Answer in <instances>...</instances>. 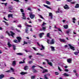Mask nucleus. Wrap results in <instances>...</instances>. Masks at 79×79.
I'll list each match as a JSON object with an SVG mask.
<instances>
[{
  "label": "nucleus",
  "instance_id": "1",
  "mask_svg": "<svg viewBox=\"0 0 79 79\" xmlns=\"http://www.w3.org/2000/svg\"><path fill=\"white\" fill-rule=\"evenodd\" d=\"M16 39H17L18 41L16 40H13L14 42H15V43H18V42H20L21 40V38L19 37H17Z\"/></svg>",
  "mask_w": 79,
  "mask_h": 79
},
{
  "label": "nucleus",
  "instance_id": "2",
  "mask_svg": "<svg viewBox=\"0 0 79 79\" xmlns=\"http://www.w3.org/2000/svg\"><path fill=\"white\" fill-rule=\"evenodd\" d=\"M47 43L48 44H54L55 43L54 42V40L52 39V41L50 42V40L48 39Z\"/></svg>",
  "mask_w": 79,
  "mask_h": 79
},
{
  "label": "nucleus",
  "instance_id": "3",
  "mask_svg": "<svg viewBox=\"0 0 79 79\" xmlns=\"http://www.w3.org/2000/svg\"><path fill=\"white\" fill-rule=\"evenodd\" d=\"M10 32L11 34V35H10V33H9V32H8V31H6V34H7L8 35H9V36H10V35H11L12 36V37H13V35H15V33H13V32L12 31H10Z\"/></svg>",
  "mask_w": 79,
  "mask_h": 79
},
{
  "label": "nucleus",
  "instance_id": "4",
  "mask_svg": "<svg viewBox=\"0 0 79 79\" xmlns=\"http://www.w3.org/2000/svg\"><path fill=\"white\" fill-rule=\"evenodd\" d=\"M29 14L31 19H33V18H34L35 16V15H32V12H30L29 13Z\"/></svg>",
  "mask_w": 79,
  "mask_h": 79
},
{
  "label": "nucleus",
  "instance_id": "5",
  "mask_svg": "<svg viewBox=\"0 0 79 79\" xmlns=\"http://www.w3.org/2000/svg\"><path fill=\"white\" fill-rule=\"evenodd\" d=\"M45 24H47V23H45V22H44L42 25V29L44 31H45V29H46V27H44Z\"/></svg>",
  "mask_w": 79,
  "mask_h": 79
},
{
  "label": "nucleus",
  "instance_id": "6",
  "mask_svg": "<svg viewBox=\"0 0 79 79\" xmlns=\"http://www.w3.org/2000/svg\"><path fill=\"white\" fill-rule=\"evenodd\" d=\"M69 46L70 47V48L73 50H75V49H74V47L72 46L71 44H69Z\"/></svg>",
  "mask_w": 79,
  "mask_h": 79
},
{
  "label": "nucleus",
  "instance_id": "7",
  "mask_svg": "<svg viewBox=\"0 0 79 79\" xmlns=\"http://www.w3.org/2000/svg\"><path fill=\"white\" fill-rule=\"evenodd\" d=\"M45 60L48 62V64L50 65L51 66H52V63L49 62V61L48 59H45Z\"/></svg>",
  "mask_w": 79,
  "mask_h": 79
},
{
  "label": "nucleus",
  "instance_id": "8",
  "mask_svg": "<svg viewBox=\"0 0 79 79\" xmlns=\"http://www.w3.org/2000/svg\"><path fill=\"white\" fill-rule=\"evenodd\" d=\"M13 14H8V17L9 18H10V17H11V18H13Z\"/></svg>",
  "mask_w": 79,
  "mask_h": 79
},
{
  "label": "nucleus",
  "instance_id": "9",
  "mask_svg": "<svg viewBox=\"0 0 79 79\" xmlns=\"http://www.w3.org/2000/svg\"><path fill=\"white\" fill-rule=\"evenodd\" d=\"M43 6H45V7H46V8H48V9H50V10H52V8H50V7H49L47 5L44 4Z\"/></svg>",
  "mask_w": 79,
  "mask_h": 79
},
{
  "label": "nucleus",
  "instance_id": "10",
  "mask_svg": "<svg viewBox=\"0 0 79 79\" xmlns=\"http://www.w3.org/2000/svg\"><path fill=\"white\" fill-rule=\"evenodd\" d=\"M22 16H23V19H26V17H25V14L24 13H22Z\"/></svg>",
  "mask_w": 79,
  "mask_h": 79
},
{
  "label": "nucleus",
  "instance_id": "11",
  "mask_svg": "<svg viewBox=\"0 0 79 79\" xmlns=\"http://www.w3.org/2000/svg\"><path fill=\"white\" fill-rule=\"evenodd\" d=\"M49 16H50L51 19H52V18H53V15L52 14V13L49 12Z\"/></svg>",
  "mask_w": 79,
  "mask_h": 79
},
{
  "label": "nucleus",
  "instance_id": "12",
  "mask_svg": "<svg viewBox=\"0 0 79 79\" xmlns=\"http://www.w3.org/2000/svg\"><path fill=\"white\" fill-rule=\"evenodd\" d=\"M64 9L65 10H68L69 9V7H68V6L67 5H65V6H64Z\"/></svg>",
  "mask_w": 79,
  "mask_h": 79
},
{
  "label": "nucleus",
  "instance_id": "13",
  "mask_svg": "<svg viewBox=\"0 0 79 79\" xmlns=\"http://www.w3.org/2000/svg\"><path fill=\"white\" fill-rule=\"evenodd\" d=\"M47 76H50V74H49V73H48L46 75H44V78H45V79H48V78L47 77Z\"/></svg>",
  "mask_w": 79,
  "mask_h": 79
},
{
  "label": "nucleus",
  "instance_id": "14",
  "mask_svg": "<svg viewBox=\"0 0 79 79\" xmlns=\"http://www.w3.org/2000/svg\"><path fill=\"white\" fill-rule=\"evenodd\" d=\"M42 35H44V33L42 32V33H40L39 34L40 37V38H42V36H43Z\"/></svg>",
  "mask_w": 79,
  "mask_h": 79
},
{
  "label": "nucleus",
  "instance_id": "15",
  "mask_svg": "<svg viewBox=\"0 0 79 79\" xmlns=\"http://www.w3.org/2000/svg\"><path fill=\"white\" fill-rule=\"evenodd\" d=\"M47 72H48V70L47 69H44L43 70L42 73H45Z\"/></svg>",
  "mask_w": 79,
  "mask_h": 79
},
{
  "label": "nucleus",
  "instance_id": "16",
  "mask_svg": "<svg viewBox=\"0 0 79 79\" xmlns=\"http://www.w3.org/2000/svg\"><path fill=\"white\" fill-rule=\"evenodd\" d=\"M59 40L60 42H65V40L64 39H60Z\"/></svg>",
  "mask_w": 79,
  "mask_h": 79
},
{
  "label": "nucleus",
  "instance_id": "17",
  "mask_svg": "<svg viewBox=\"0 0 79 79\" xmlns=\"http://www.w3.org/2000/svg\"><path fill=\"white\" fill-rule=\"evenodd\" d=\"M67 62L69 63H71V60L70 59H69L67 60Z\"/></svg>",
  "mask_w": 79,
  "mask_h": 79
},
{
  "label": "nucleus",
  "instance_id": "18",
  "mask_svg": "<svg viewBox=\"0 0 79 79\" xmlns=\"http://www.w3.org/2000/svg\"><path fill=\"white\" fill-rule=\"evenodd\" d=\"M27 74V73H25L24 72H22L20 73V74L22 75V76H23V75H24V74Z\"/></svg>",
  "mask_w": 79,
  "mask_h": 79
},
{
  "label": "nucleus",
  "instance_id": "19",
  "mask_svg": "<svg viewBox=\"0 0 79 79\" xmlns=\"http://www.w3.org/2000/svg\"><path fill=\"white\" fill-rule=\"evenodd\" d=\"M74 54L75 55H77L79 53V51H78V52H74Z\"/></svg>",
  "mask_w": 79,
  "mask_h": 79
},
{
  "label": "nucleus",
  "instance_id": "20",
  "mask_svg": "<svg viewBox=\"0 0 79 79\" xmlns=\"http://www.w3.org/2000/svg\"><path fill=\"white\" fill-rule=\"evenodd\" d=\"M46 3L48 5H50L51 4V3L50 2L48 1H46Z\"/></svg>",
  "mask_w": 79,
  "mask_h": 79
},
{
  "label": "nucleus",
  "instance_id": "21",
  "mask_svg": "<svg viewBox=\"0 0 79 79\" xmlns=\"http://www.w3.org/2000/svg\"><path fill=\"white\" fill-rule=\"evenodd\" d=\"M71 31V29H69L68 31H66V33L67 34H69V32Z\"/></svg>",
  "mask_w": 79,
  "mask_h": 79
},
{
  "label": "nucleus",
  "instance_id": "22",
  "mask_svg": "<svg viewBox=\"0 0 79 79\" xmlns=\"http://www.w3.org/2000/svg\"><path fill=\"white\" fill-rule=\"evenodd\" d=\"M16 62L15 61H14L13 62H12V64L13 66H15V65H16Z\"/></svg>",
  "mask_w": 79,
  "mask_h": 79
},
{
  "label": "nucleus",
  "instance_id": "23",
  "mask_svg": "<svg viewBox=\"0 0 79 79\" xmlns=\"http://www.w3.org/2000/svg\"><path fill=\"white\" fill-rule=\"evenodd\" d=\"M28 69V66L27 65H26L24 67V70H27Z\"/></svg>",
  "mask_w": 79,
  "mask_h": 79
},
{
  "label": "nucleus",
  "instance_id": "24",
  "mask_svg": "<svg viewBox=\"0 0 79 79\" xmlns=\"http://www.w3.org/2000/svg\"><path fill=\"white\" fill-rule=\"evenodd\" d=\"M52 51H55V48L53 46H51Z\"/></svg>",
  "mask_w": 79,
  "mask_h": 79
},
{
  "label": "nucleus",
  "instance_id": "25",
  "mask_svg": "<svg viewBox=\"0 0 79 79\" xmlns=\"http://www.w3.org/2000/svg\"><path fill=\"white\" fill-rule=\"evenodd\" d=\"M64 29H68V25H64Z\"/></svg>",
  "mask_w": 79,
  "mask_h": 79
},
{
  "label": "nucleus",
  "instance_id": "26",
  "mask_svg": "<svg viewBox=\"0 0 79 79\" xmlns=\"http://www.w3.org/2000/svg\"><path fill=\"white\" fill-rule=\"evenodd\" d=\"M4 77V75L2 74L1 75H0V79H2V78H3Z\"/></svg>",
  "mask_w": 79,
  "mask_h": 79
},
{
  "label": "nucleus",
  "instance_id": "27",
  "mask_svg": "<svg viewBox=\"0 0 79 79\" xmlns=\"http://www.w3.org/2000/svg\"><path fill=\"white\" fill-rule=\"evenodd\" d=\"M63 76H69V75L68 74L66 73H64L63 74Z\"/></svg>",
  "mask_w": 79,
  "mask_h": 79
},
{
  "label": "nucleus",
  "instance_id": "28",
  "mask_svg": "<svg viewBox=\"0 0 79 79\" xmlns=\"http://www.w3.org/2000/svg\"><path fill=\"white\" fill-rule=\"evenodd\" d=\"M23 62L21 61L19 62V64H22L23 63H25V61H24V60H23Z\"/></svg>",
  "mask_w": 79,
  "mask_h": 79
},
{
  "label": "nucleus",
  "instance_id": "29",
  "mask_svg": "<svg viewBox=\"0 0 79 79\" xmlns=\"http://www.w3.org/2000/svg\"><path fill=\"white\" fill-rule=\"evenodd\" d=\"M17 55H23V53H17Z\"/></svg>",
  "mask_w": 79,
  "mask_h": 79
},
{
  "label": "nucleus",
  "instance_id": "30",
  "mask_svg": "<svg viewBox=\"0 0 79 79\" xmlns=\"http://www.w3.org/2000/svg\"><path fill=\"white\" fill-rule=\"evenodd\" d=\"M76 8H79V5L78 4H77L75 7Z\"/></svg>",
  "mask_w": 79,
  "mask_h": 79
},
{
  "label": "nucleus",
  "instance_id": "31",
  "mask_svg": "<svg viewBox=\"0 0 79 79\" xmlns=\"http://www.w3.org/2000/svg\"><path fill=\"white\" fill-rule=\"evenodd\" d=\"M7 45H8L9 47H11V44H10V42H8Z\"/></svg>",
  "mask_w": 79,
  "mask_h": 79
},
{
  "label": "nucleus",
  "instance_id": "32",
  "mask_svg": "<svg viewBox=\"0 0 79 79\" xmlns=\"http://www.w3.org/2000/svg\"><path fill=\"white\" fill-rule=\"evenodd\" d=\"M76 19L75 18H73V23H75L76 22H75V21H76Z\"/></svg>",
  "mask_w": 79,
  "mask_h": 79
},
{
  "label": "nucleus",
  "instance_id": "33",
  "mask_svg": "<svg viewBox=\"0 0 79 79\" xmlns=\"http://www.w3.org/2000/svg\"><path fill=\"white\" fill-rule=\"evenodd\" d=\"M10 70L11 71H12V73H13V72H14V71H15V69L13 68H10Z\"/></svg>",
  "mask_w": 79,
  "mask_h": 79
},
{
  "label": "nucleus",
  "instance_id": "34",
  "mask_svg": "<svg viewBox=\"0 0 79 79\" xmlns=\"http://www.w3.org/2000/svg\"><path fill=\"white\" fill-rule=\"evenodd\" d=\"M8 8L9 10H13V7L12 6H10Z\"/></svg>",
  "mask_w": 79,
  "mask_h": 79
},
{
  "label": "nucleus",
  "instance_id": "35",
  "mask_svg": "<svg viewBox=\"0 0 79 79\" xmlns=\"http://www.w3.org/2000/svg\"><path fill=\"white\" fill-rule=\"evenodd\" d=\"M13 49L14 50H15L16 49V46L15 45H13Z\"/></svg>",
  "mask_w": 79,
  "mask_h": 79
},
{
  "label": "nucleus",
  "instance_id": "36",
  "mask_svg": "<svg viewBox=\"0 0 79 79\" xmlns=\"http://www.w3.org/2000/svg\"><path fill=\"white\" fill-rule=\"evenodd\" d=\"M39 16H40V18H42V19H44V17H42V16L40 15H39Z\"/></svg>",
  "mask_w": 79,
  "mask_h": 79
},
{
  "label": "nucleus",
  "instance_id": "37",
  "mask_svg": "<svg viewBox=\"0 0 79 79\" xmlns=\"http://www.w3.org/2000/svg\"><path fill=\"white\" fill-rule=\"evenodd\" d=\"M41 47H42V48H40V50H43V49H44V47L43 45H42Z\"/></svg>",
  "mask_w": 79,
  "mask_h": 79
},
{
  "label": "nucleus",
  "instance_id": "38",
  "mask_svg": "<svg viewBox=\"0 0 79 79\" xmlns=\"http://www.w3.org/2000/svg\"><path fill=\"white\" fill-rule=\"evenodd\" d=\"M47 36L48 37H50V33H48L47 35Z\"/></svg>",
  "mask_w": 79,
  "mask_h": 79
},
{
  "label": "nucleus",
  "instance_id": "39",
  "mask_svg": "<svg viewBox=\"0 0 79 79\" xmlns=\"http://www.w3.org/2000/svg\"><path fill=\"white\" fill-rule=\"evenodd\" d=\"M16 31H17V32H21L20 30H18V29H16Z\"/></svg>",
  "mask_w": 79,
  "mask_h": 79
},
{
  "label": "nucleus",
  "instance_id": "40",
  "mask_svg": "<svg viewBox=\"0 0 79 79\" xmlns=\"http://www.w3.org/2000/svg\"><path fill=\"white\" fill-rule=\"evenodd\" d=\"M20 11L22 13H23L24 12V10L23 9H20Z\"/></svg>",
  "mask_w": 79,
  "mask_h": 79
},
{
  "label": "nucleus",
  "instance_id": "41",
  "mask_svg": "<svg viewBox=\"0 0 79 79\" xmlns=\"http://www.w3.org/2000/svg\"><path fill=\"white\" fill-rule=\"evenodd\" d=\"M32 48L35 50V51H37V49L35 48V47H32Z\"/></svg>",
  "mask_w": 79,
  "mask_h": 79
},
{
  "label": "nucleus",
  "instance_id": "42",
  "mask_svg": "<svg viewBox=\"0 0 79 79\" xmlns=\"http://www.w3.org/2000/svg\"><path fill=\"white\" fill-rule=\"evenodd\" d=\"M2 5L4 4V5H5V6H6L7 5V3H2Z\"/></svg>",
  "mask_w": 79,
  "mask_h": 79
},
{
  "label": "nucleus",
  "instance_id": "43",
  "mask_svg": "<svg viewBox=\"0 0 79 79\" xmlns=\"http://www.w3.org/2000/svg\"><path fill=\"white\" fill-rule=\"evenodd\" d=\"M28 64H31V63H32V61H29L28 62Z\"/></svg>",
  "mask_w": 79,
  "mask_h": 79
},
{
  "label": "nucleus",
  "instance_id": "44",
  "mask_svg": "<svg viewBox=\"0 0 79 79\" xmlns=\"http://www.w3.org/2000/svg\"><path fill=\"white\" fill-rule=\"evenodd\" d=\"M17 27H22V26H21V24H19L17 26Z\"/></svg>",
  "mask_w": 79,
  "mask_h": 79
},
{
  "label": "nucleus",
  "instance_id": "45",
  "mask_svg": "<svg viewBox=\"0 0 79 79\" xmlns=\"http://www.w3.org/2000/svg\"><path fill=\"white\" fill-rule=\"evenodd\" d=\"M35 76H32L31 77V79H34V78H35Z\"/></svg>",
  "mask_w": 79,
  "mask_h": 79
},
{
  "label": "nucleus",
  "instance_id": "46",
  "mask_svg": "<svg viewBox=\"0 0 79 79\" xmlns=\"http://www.w3.org/2000/svg\"><path fill=\"white\" fill-rule=\"evenodd\" d=\"M6 73H11L10 70H8L6 71Z\"/></svg>",
  "mask_w": 79,
  "mask_h": 79
},
{
  "label": "nucleus",
  "instance_id": "47",
  "mask_svg": "<svg viewBox=\"0 0 79 79\" xmlns=\"http://www.w3.org/2000/svg\"><path fill=\"white\" fill-rule=\"evenodd\" d=\"M25 31H26V33H27H27H28V29H26Z\"/></svg>",
  "mask_w": 79,
  "mask_h": 79
},
{
  "label": "nucleus",
  "instance_id": "48",
  "mask_svg": "<svg viewBox=\"0 0 79 79\" xmlns=\"http://www.w3.org/2000/svg\"><path fill=\"white\" fill-rule=\"evenodd\" d=\"M58 69L59 70V71H61V69L60 68V67L59 66H58Z\"/></svg>",
  "mask_w": 79,
  "mask_h": 79
},
{
  "label": "nucleus",
  "instance_id": "49",
  "mask_svg": "<svg viewBox=\"0 0 79 79\" xmlns=\"http://www.w3.org/2000/svg\"><path fill=\"white\" fill-rule=\"evenodd\" d=\"M36 55H41V56H42L43 55L41 54V53H37L36 54Z\"/></svg>",
  "mask_w": 79,
  "mask_h": 79
},
{
  "label": "nucleus",
  "instance_id": "50",
  "mask_svg": "<svg viewBox=\"0 0 79 79\" xmlns=\"http://www.w3.org/2000/svg\"><path fill=\"white\" fill-rule=\"evenodd\" d=\"M32 57V55H30L29 56V58H30V59H31V58Z\"/></svg>",
  "mask_w": 79,
  "mask_h": 79
},
{
  "label": "nucleus",
  "instance_id": "51",
  "mask_svg": "<svg viewBox=\"0 0 79 79\" xmlns=\"http://www.w3.org/2000/svg\"><path fill=\"white\" fill-rule=\"evenodd\" d=\"M37 71L35 70H34V71H33V73H37Z\"/></svg>",
  "mask_w": 79,
  "mask_h": 79
},
{
  "label": "nucleus",
  "instance_id": "52",
  "mask_svg": "<svg viewBox=\"0 0 79 79\" xmlns=\"http://www.w3.org/2000/svg\"><path fill=\"white\" fill-rule=\"evenodd\" d=\"M35 67H36V66L35 65H33L32 66V69H34V68H35Z\"/></svg>",
  "mask_w": 79,
  "mask_h": 79
},
{
  "label": "nucleus",
  "instance_id": "53",
  "mask_svg": "<svg viewBox=\"0 0 79 79\" xmlns=\"http://www.w3.org/2000/svg\"><path fill=\"white\" fill-rule=\"evenodd\" d=\"M71 1H72V0H67V2H70Z\"/></svg>",
  "mask_w": 79,
  "mask_h": 79
},
{
  "label": "nucleus",
  "instance_id": "54",
  "mask_svg": "<svg viewBox=\"0 0 79 79\" xmlns=\"http://www.w3.org/2000/svg\"><path fill=\"white\" fill-rule=\"evenodd\" d=\"M24 44H27V42H26V41H24Z\"/></svg>",
  "mask_w": 79,
  "mask_h": 79
},
{
  "label": "nucleus",
  "instance_id": "55",
  "mask_svg": "<svg viewBox=\"0 0 79 79\" xmlns=\"http://www.w3.org/2000/svg\"><path fill=\"white\" fill-rule=\"evenodd\" d=\"M58 30L59 31H60L61 32H62V31H61V30L60 28H58Z\"/></svg>",
  "mask_w": 79,
  "mask_h": 79
},
{
  "label": "nucleus",
  "instance_id": "56",
  "mask_svg": "<svg viewBox=\"0 0 79 79\" xmlns=\"http://www.w3.org/2000/svg\"><path fill=\"white\" fill-rule=\"evenodd\" d=\"M55 73L56 74V75H58V73L57 72H56Z\"/></svg>",
  "mask_w": 79,
  "mask_h": 79
},
{
  "label": "nucleus",
  "instance_id": "57",
  "mask_svg": "<svg viewBox=\"0 0 79 79\" xmlns=\"http://www.w3.org/2000/svg\"><path fill=\"white\" fill-rule=\"evenodd\" d=\"M68 69H66L65 70V72H68Z\"/></svg>",
  "mask_w": 79,
  "mask_h": 79
},
{
  "label": "nucleus",
  "instance_id": "58",
  "mask_svg": "<svg viewBox=\"0 0 79 79\" xmlns=\"http://www.w3.org/2000/svg\"><path fill=\"white\" fill-rule=\"evenodd\" d=\"M27 10H30V11H31V8H28Z\"/></svg>",
  "mask_w": 79,
  "mask_h": 79
},
{
  "label": "nucleus",
  "instance_id": "59",
  "mask_svg": "<svg viewBox=\"0 0 79 79\" xmlns=\"http://www.w3.org/2000/svg\"><path fill=\"white\" fill-rule=\"evenodd\" d=\"M27 27H32V26L31 25H27Z\"/></svg>",
  "mask_w": 79,
  "mask_h": 79
},
{
  "label": "nucleus",
  "instance_id": "60",
  "mask_svg": "<svg viewBox=\"0 0 79 79\" xmlns=\"http://www.w3.org/2000/svg\"><path fill=\"white\" fill-rule=\"evenodd\" d=\"M43 64L44 65V64H46V63H45V62H43Z\"/></svg>",
  "mask_w": 79,
  "mask_h": 79
},
{
  "label": "nucleus",
  "instance_id": "61",
  "mask_svg": "<svg viewBox=\"0 0 79 79\" xmlns=\"http://www.w3.org/2000/svg\"><path fill=\"white\" fill-rule=\"evenodd\" d=\"M25 25L26 26H27V23H25Z\"/></svg>",
  "mask_w": 79,
  "mask_h": 79
},
{
  "label": "nucleus",
  "instance_id": "62",
  "mask_svg": "<svg viewBox=\"0 0 79 79\" xmlns=\"http://www.w3.org/2000/svg\"><path fill=\"white\" fill-rule=\"evenodd\" d=\"M28 43H29V44H31V41L30 40H28Z\"/></svg>",
  "mask_w": 79,
  "mask_h": 79
},
{
  "label": "nucleus",
  "instance_id": "63",
  "mask_svg": "<svg viewBox=\"0 0 79 79\" xmlns=\"http://www.w3.org/2000/svg\"><path fill=\"white\" fill-rule=\"evenodd\" d=\"M10 79H15L14 77H10Z\"/></svg>",
  "mask_w": 79,
  "mask_h": 79
},
{
  "label": "nucleus",
  "instance_id": "64",
  "mask_svg": "<svg viewBox=\"0 0 79 79\" xmlns=\"http://www.w3.org/2000/svg\"><path fill=\"white\" fill-rule=\"evenodd\" d=\"M75 31H73V34H76V33L75 32Z\"/></svg>",
  "mask_w": 79,
  "mask_h": 79
}]
</instances>
